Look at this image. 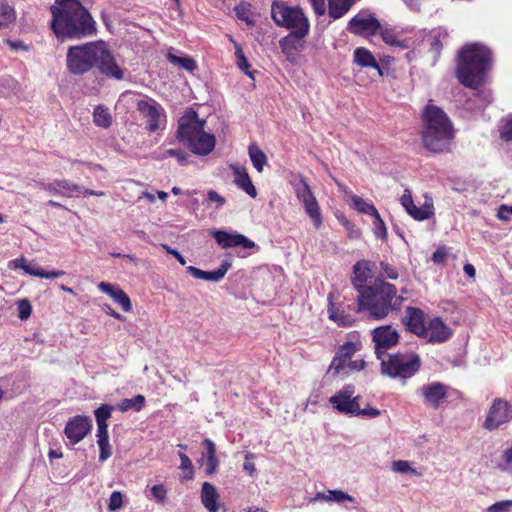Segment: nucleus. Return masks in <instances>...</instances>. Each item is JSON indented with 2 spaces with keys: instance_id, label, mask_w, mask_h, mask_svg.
<instances>
[{
  "instance_id": "obj_1",
  "label": "nucleus",
  "mask_w": 512,
  "mask_h": 512,
  "mask_svg": "<svg viewBox=\"0 0 512 512\" xmlns=\"http://www.w3.org/2000/svg\"><path fill=\"white\" fill-rule=\"evenodd\" d=\"M492 52L483 44L472 43L458 53L456 75L458 80L474 91L467 102L469 109H482L492 101L489 91L478 90L491 67Z\"/></svg>"
},
{
  "instance_id": "obj_2",
  "label": "nucleus",
  "mask_w": 512,
  "mask_h": 512,
  "mask_svg": "<svg viewBox=\"0 0 512 512\" xmlns=\"http://www.w3.org/2000/svg\"><path fill=\"white\" fill-rule=\"evenodd\" d=\"M51 29L61 42L96 34V22L79 0H55L50 7Z\"/></svg>"
},
{
  "instance_id": "obj_3",
  "label": "nucleus",
  "mask_w": 512,
  "mask_h": 512,
  "mask_svg": "<svg viewBox=\"0 0 512 512\" xmlns=\"http://www.w3.org/2000/svg\"><path fill=\"white\" fill-rule=\"evenodd\" d=\"M66 64L73 75H83L97 67L100 73L109 78L121 80L124 77L123 70L102 41L71 46L67 51Z\"/></svg>"
},
{
  "instance_id": "obj_4",
  "label": "nucleus",
  "mask_w": 512,
  "mask_h": 512,
  "mask_svg": "<svg viewBox=\"0 0 512 512\" xmlns=\"http://www.w3.org/2000/svg\"><path fill=\"white\" fill-rule=\"evenodd\" d=\"M404 297L397 295L395 285L381 278L375 280L358 294V311L366 312L368 318L382 320L401 309Z\"/></svg>"
},
{
  "instance_id": "obj_5",
  "label": "nucleus",
  "mask_w": 512,
  "mask_h": 512,
  "mask_svg": "<svg viewBox=\"0 0 512 512\" xmlns=\"http://www.w3.org/2000/svg\"><path fill=\"white\" fill-rule=\"evenodd\" d=\"M422 139L426 149L441 153L448 149L453 138L452 123L446 113L433 104H428L423 113Z\"/></svg>"
},
{
  "instance_id": "obj_6",
  "label": "nucleus",
  "mask_w": 512,
  "mask_h": 512,
  "mask_svg": "<svg viewBox=\"0 0 512 512\" xmlns=\"http://www.w3.org/2000/svg\"><path fill=\"white\" fill-rule=\"evenodd\" d=\"M204 120L189 109L178 121L177 139L186 145L196 155L206 156L215 147V136L204 131Z\"/></svg>"
},
{
  "instance_id": "obj_7",
  "label": "nucleus",
  "mask_w": 512,
  "mask_h": 512,
  "mask_svg": "<svg viewBox=\"0 0 512 512\" xmlns=\"http://www.w3.org/2000/svg\"><path fill=\"white\" fill-rule=\"evenodd\" d=\"M420 367V357L413 352L388 354L381 359V373L393 379L411 378Z\"/></svg>"
},
{
  "instance_id": "obj_8",
  "label": "nucleus",
  "mask_w": 512,
  "mask_h": 512,
  "mask_svg": "<svg viewBox=\"0 0 512 512\" xmlns=\"http://www.w3.org/2000/svg\"><path fill=\"white\" fill-rule=\"evenodd\" d=\"M271 17L280 27L291 31L309 30L310 24L303 10L298 7L288 6L285 2L274 1L271 5Z\"/></svg>"
},
{
  "instance_id": "obj_9",
  "label": "nucleus",
  "mask_w": 512,
  "mask_h": 512,
  "mask_svg": "<svg viewBox=\"0 0 512 512\" xmlns=\"http://www.w3.org/2000/svg\"><path fill=\"white\" fill-rule=\"evenodd\" d=\"M294 189L297 198L302 202L304 209L313 221L314 226L319 228L322 225L320 207L307 181L301 177L294 183Z\"/></svg>"
},
{
  "instance_id": "obj_10",
  "label": "nucleus",
  "mask_w": 512,
  "mask_h": 512,
  "mask_svg": "<svg viewBox=\"0 0 512 512\" xmlns=\"http://www.w3.org/2000/svg\"><path fill=\"white\" fill-rule=\"evenodd\" d=\"M381 29L379 20L371 13L361 11L348 23L347 30L355 35L369 37Z\"/></svg>"
},
{
  "instance_id": "obj_11",
  "label": "nucleus",
  "mask_w": 512,
  "mask_h": 512,
  "mask_svg": "<svg viewBox=\"0 0 512 512\" xmlns=\"http://www.w3.org/2000/svg\"><path fill=\"white\" fill-rule=\"evenodd\" d=\"M512 420V405L506 400L497 398L493 401L487 417L484 422V427L487 430H495L501 425L508 423Z\"/></svg>"
},
{
  "instance_id": "obj_12",
  "label": "nucleus",
  "mask_w": 512,
  "mask_h": 512,
  "mask_svg": "<svg viewBox=\"0 0 512 512\" xmlns=\"http://www.w3.org/2000/svg\"><path fill=\"white\" fill-rule=\"evenodd\" d=\"M354 385H345L340 391L330 397L329 402L340 413L354 416L358 409L360 395L354 396Z\"/></svg>"
},
{
  "instance_id": "obj_13",
  "label": "nucleus",
  "mask_w": 512,
  "mask_h": 512,
  "mask_svg": "<svg viewBox=\"0 0 512 512\" xmlns=\"http://www.w3.org/2000/svg\"><path fill=\"white\" fill-rule=\"evenodd\" d=\"M375 343V354L379 360L386 357V351L399 341V333L391 325L377 327L372 332Z\"/></svg>"
},
{
  "instance_id": "obj_14",
  "label": "nucleus",
  "mask_w": 512,
  "mask_h": 512,
  "mask_svg": "<svg viewBox=\"0 0 512 512\" xmlns=\"http://www.w3.org/2000/svg\"><path fill=\"white\" fill-rule=\"evenodd\" d=\"M137 110L146 119L147 129L150 132L157 131L161 127V122H165L164 108L153 99L139 100Z\"/></svg>"
},
{
  "instance_id": "obj_15",
  "label": "nucleus",
  "mask_w": 512,
  "mask_h": 512,
  "mask_svg": "<svg viewBox=\"0 0 512 512\" xmlns=\"http://www.w3.org/2000/svg\"><path fill=\"white\" fill-rule=\"evenodd\" d=\"M212 236L217 244L223 248H236L242 247L244 249H253L256 247L254 241L247 238L245 235L238 232H227L225 230H214Z\"/></svg>"
},
{
  "instance_id": "obj_16",
  "label": "nucleus",
  "mask_w": 512,
  "mask_h": 512,
  "mask_svg": "<svg viewBox=\"0 0 512 512\" xmlns=\"http://www.w3.org/2000/svg\"><path fill=\"white\" fill-rule=\"evenodd\" d=\"M91 427L92 421L89 417L77 415L67 422L64 433L69 443L75 445L86 437Z\"/></svg>"
},
{
  "instance_id": "obj_17",
  "label": "nucleus",
  "mask_w": 512,
  "mask_h": 512,
  "mask_svg": "<svg viewBox=\"0 0 512 512\" xmlns=\"http://www.w3.org/2000/svg\"><path fill=\"white\" fill-rule=\"evenodd\" d=\"M448 386L441 382H432L421 386L418 393L427 407L437 409L447 397Z\"/></svg>"
},
{
  "instance_id": "obj_18",
  "label": "nucleus",
  "mask_w": 512,
  "mask_h": 512,
  "mask_svg": "<svg viewBox=\"0 0 512 512\" xmlns=\"http://www.w3.org/2000/svg\"><path fill=\"white\" fill-rule=\"evenodd\" d=\"M359 344L351 341L345 342L338 349L335 357L333 358L328 373L339 375L342 371L346 370V362L358 351Z\"/></svg>"
},
{
  "instance_id": "obj_19",
  "label": "nucleus",
  "mask_w": 512,
  "mask_h": 512,
  "mask_svg": "<svg viewBox=\"0 0 512 512\" xmlns=\"http://www.w3.org/2000/svg\"><path fill=\"white\" fill-rule=\"evenodd\" d=\"M403 322L407 329L417 336L422 337L427 334L424 313L421 309L407 307Z\"/></svg>"
},
{
  "instance_id": "obj_20",
  "label": "nucleus",
  "mask_w": 512,
  "mask_h": 512,
  "mask_svg": "<svg viewBox=\"0 0 512 512\" xmlns=\"http://www.w3.org/2000/svg\"><path fill=\"white\" fill-rule=\"evenodd\" d=\"M427 334L422 337L427 338L431 343H442L451 336V329L439 317L433 318L426 326Z\"/></svg>"
},
{
  "instance_id": "obj_21",
  "label": "nucleus",
  "mask_w": 512,
  "mask_h": 512,
  "mask_svg": "<svg viewBox=\"0 0 512 512\" xmlns=\"http://www.w3.org/2000/svg\"><path fill=\"white\" fill-rule=\"evenodd\" d=\"M98 289L109 295L125 312L132 310V303L129 296L119 287L107 282H100Z\"/></svg>"
},
{
  "instance_id": "obj_22",
  "label": "nucleus",
  "mask_w": 512,
  "mask_h": 512,
  "mask_svg": "<svg viewBox=\"0 0 512 512\" xmlns=\"http://www.w3.org/2000/svg\"><path fill=\"white\" fill-rule=\"evenodd\" d=\"M371 263L369 261L361 260L353 266L352 284L358 294H362L366 285V281L371 277Z\"/></svg>"
},
{
  "instance_id": "obj_23",
  "label": "nucleus",
  "mask_w": 512,
  "mask_h": 512,
  "mask_svg": "<svg viewBox=\"0 0 512 512\" xmlns=\"http://www.w3.org/2000/svg\"><path fill=\"white\" fill-rule=\"evenodd\" d=\"M230 267L231 263L229 261H223L215 271H203L194 266H189L187 267V272L197 279L218 282L225 276Z\"/></svg>"
},
{
  "instance_id": "obj_24",
  "label": "nucleus",
  "mask_w": 512,
  "mask_h": 512,
  "mask_svg": "<svg viewBox=\"0 0 512 512\" xmlns=\"http://www.w3.org/2000/svg\"><path fill=\"white\" fill-rule=\"evenodd\" d=\"M56 185L59 186L61 190V196L71 198L78 194H83L84 196L93 195V196H103L105 193L103 191H94L90 189H86L76 183H73L66 179H57Z\"/></svg>"
},
{
  "instance_id": "obj_25",
  "label": "nucleus",
  "mask_w": 512,
  "mask_h": 512,
  "mask_svg": "<svg viewBox=\"0 0 512 512\" xmlns=\"http://www.w3.org/2000/svg\"><path fill=\"white\" fill-rule=\"evenodd\" d=\"M231 169L233 171L234 182L237 187L246 192L250 197L255 198L257 196V190L253 185L246 168L232 165Z\"/></svg>"
},
{
  "instance_id": "obj_26",
  "label": "nucleus",
  "mask_w": 512,
  "mask_h": 512,
  "mask_svg": "<svg viewBox=\"0 0 512 512\" xmlns=\"http://www.w3.org/2000/svg\"><path fill=\"white\" fill-rule=\"evenodd\" d=\"M309 33V30L299 29L291 31L287 36L283 37L279 41V46L281 51L290 55L297 51L301 40Z\"/></svg>"
},
{
  "instance_id": "obj_27",
  "label": "nucleus",
  "mask_w": 512,
  "mask_h": 512,
  "mask_svg": "<svg viewBox=\"0 0 512 512\" xmlns=\"http://www.w3.org/2000/svg\"><path fill=\"white\" fill-rule=\"evenodd\" d=\"M219 494L216 488L209 482H204L201 489V501L209 512H218L217 501Z\"/></svg>"
},
{
  "instance_id": "obj_28",
  "label": "nucleus",
  "mask_w": 512,
  "mask_h": 512,
  "mask_svg": "<svg viewBox=\"0 0 512 512\" xmlns=\"http://www.w3.org/2000/svg\"><path fill=\"white\" fill-rule=\"evenodd\" d=\"M354 62L361 67L374 68L379 72L380 75H382L380 65L372 53L366 48L358 47L354 50Z\"/></svg>"
},
{
  "instance_id": "obj_29",
  "label": "nucleus",
  "mask_w": 512,
  "mask_h": 512,
  "mask_svg": "<svg viewBox=\"0 0 512 512\" xmlns=\"http://www.w3.org/2000/svg\"><path fill=\"white\" fill-rule=\"evenodd\" d=\"M406 212L418 221L429 219L434 214L432 199L426 198L422 208L415 206L413 203Z\"/></svg>"
},
{
  "instance_id": "obj_30",
  "label": "nucleus",
  "mask_w": 512,
  "mask_h": 512,
  "mask_svg": "<svg viewBox=\"0 0 512 512\" xmlns=\"http://www.w3.org/2000/svg\"><path fill=\"white\" fill-rule=\"evenodd\" d=\"M144 404H145V397L141 394H138V395L134 396L133 398L122 399L118 403L117 409L121 412H127L129 410L139 412L143 409Z\"/></svg>"
},
{
  "instance_id": "obj_31",
  "label": "nucleus",
  "mask_w": 512,
  "mask_h": 512,
  "mask_svg": "<svg viewBox=\"0 0 512 512\" xmlns=\"http://www.w3.org/2000/svg\"><path fill=\"white\" fill-rule=\"evenodd\" d=\"M25 272L29 275L44 278V279H53L61 277L65 274L62 270H56L47 272L40 268L36 263L27 262Z\"/></svg>"
},
{
  "instance_id": "obj_32",
  "label": "nucleus",
  "mask_w": 512,
  "mask_h": 512,
  "mask_svg": "<svg viewBox=\"0 0 512 512\" xmlns=\"http://www.w3.org/2000/svg\"><path fill=\"white\" fill-rule=\"evenodd\" d=\"M93 121L98 127L109 128L112 124V116L108 108L103 105L96 106L93 112Z\"/></svg>"
},
{
  "instance_id": "obj_33",
  "label": "nucleus",
  "mask_w": 512,
  "mask_h": 512,
  "mask_svg": "<svg viewBox=\"0 0 512 512\" xmlns=\"http://www.w3.org/2000/svg\"><path fill=\"white\" fill-rule=\"evenodd\" d=\"M248 153L254 168L258 172H262L264 165L267 163L265 153L256 144L249 146Z\"/></svg>"
},
{
  "instance_id": "obj_34",
  "label": "nucleus",
  "mask_w": 512,
  "mask_h": 512,
  "mask_svg": "<svg viewBox=\"0 0 512 512\" xmlns=\"http://www.w3.org/2000/svg\"><path fill=\"white\" fill-rule=\"evenodd\" d=\"M349 198L354 209H356L358 212L368 214L370 216L377 215L378 211L371 202H368L355 194L350 195Z\"/></svg>"
},
{
  "instance_id": "obj_35",
  "label": "nucleus",
  "mask_w": 512,
  "mask_h": 512,
  "mask_svg": "<svg viewBox=\"0 0 512 512\" xmlns=\"http://www.w3.org/2000/svg\"><path fill=\"white\" fill-rule=\"evenodd\" d=\"M331 295H329V307H328V313L329 318L333 321H335L340 326H350L353 322V319L351 316L345 314L343 311H340L339 309H336L331 302Z\"/></svg>"
},
{
  "instance_id": "obj_36",
  "label": "nucleus",
  "mask_w": 512,
  "mask_h": 512,
  "mask_svg": "<svg viewBox=\"0 0 512 512\" xmlns=\"http://www.w3.org/2000/svg\"><path fill=\"white\" fill-rule=\"evenodd\" d=\"M235 47V56L237 59V66L238 68L243 71L246 75H248L250 78H254V71L250 70V63L248 62V59L246 58L242 47L237 42H234Z\"/></svg>"
},
{
  "instance_id": "obj_37",
  "label": "nucleus",
  "mask_w": 512,
  "mask_h": 512,
  "mask_svg": "<svg viewBox=\"0 0 512 512\" xmlns=\"http://www.w3.org/2000/svg\"><path fill=\"white\" fill-rule=\"evenodd\" d=\"M14 21V9L9 4L0 2V30L9 27Z\"/></svg>"
},
{
  "instance_id": "obj_38",
  "label": "nucleus",
  "mask_w": 512,
  "mask_h": 512,
  "mask_svg": "<svg viewBox=\"0 0 512 512\" xmlns=\"http://www.w3.org/2000/svg\"><path fill=\"white\" fill-rule=\"evenodd\" d=\"M167 59L170 63L177 65L189 72H193L197 68L195 60L191 57H179L172 53H168Z\"/></svg>"
},
{
  "instance_id": "obj_39",
  "label": "nucleus",
  "mask_w": 512,
  "mask_h": 512,
  "mask_svg": "<svg viewBox=\"0 0 512 512\" xmlns=\"http://www.w3.org/2000/svg\"><path fill=\"white\" fill-rule=\"evenodd\" d=\"M380 267V275L378 278H381L384 280V278L390 279V280H397L399 277V273L396 267L389 264L386 261H381L379 264Z\"/></svg>"
},
{
  "instance_id": "obj_40",
  "label": "nucleus",
  "mask_w": 512,
  "mask_h": 512,
  "mask_svg": "<svg viewBox=\"0 0 512 512\" xmlns=\"http://www.w3.org/2000/svg\"><path fill=\"white\" fill-rule=\"evenodd\" d=\"M380 34H381L383 41L390 46L401 47V48L408 47L406 44H404V42L397 39L395 33L391 29H388V28L381 29Z\"/></svg>"
},
{
  "instance_id": "obj_41",
  "label": "nucleus",
  "mask_w": 512,
  "mask_h": 512,
  "mask_svg": "<svg viewBox=\"0 0 512 512\" xmlns=\"http://www.w3.org/2000/svg\"><path fill=\"white\" fill-rule=\"evenodd\" d=\"M374 218L372 228L373 232L376 237L381 239H386L387 237V230L384 221L381 219L379 213L377 212V215L372 216Z\"/></svg>"
},
{
  "instance_id": "obj_42",
  "label": "nucleus",
  "mask_w": 512,
  "mask_h": 512,
  "mask_svg": "<svg viewBox=\"0 0 512 512\" xmlns=\"http://www.w3.org/2000/svg\"><path fill=\"white\" fill-rule=\"evenodd\" d=\"M151 497L159 504H163L167 499V489L163 484L154 485L150 488Z\"/></svg>"
},
{
  "instance_id": "obj_43",
  "label": "nucleus",
  "mask_w": 512,
  "mask_h": 512,
  "mask_svg": "<svg viewBox=\"0 0 512 512\" xmlns=\"http://www.w3.org/2000/svg\"><path fill=\"white\" fill-rule=\"evenodd\" d=\"M113 407L108 404H102L95 410V417L97 423H107V420L111 417Z\"/></svg>"
},
{
  "instance_id": "obj_44",
  "label": "nucleus",
  "mask_w": 512,
  "mask_h": 512,
  "mask_svg": "<svg viewBox=\"0 0 512 512\" xmlns=\"http://www.w3.org/2000/svg\"><path fill=\"white\" fill-rule=\"evenodd\" d=\"M123 505V495L120 491H113L110 495L108 509L110 512H118Z\"/></svg>"
},
{
  "instance_id": "obj_45",
  "label": "nucleus",
  "mask_w": 512,
  "mask_h": 512,
  "mask_svg": "<svg viewBox=\"0 0 512 512\" xmlns=\"http://www.w3.org/2000/svg\"><path fill=\"white\" fill-rule=\"evenodd\" d=\"M500 137L504 141H512V116L502 120L500 127Z\"/></svg>"
},
{
  "instance_id": "obj_46",
  "label": "nucleus",
  "mask_w": 512,
  "mask_h": 512,
  "mask_svg": "<svg viewBox=\"0 0 512 512\" xmlns=\"http://www.w3.org/2000/svg\"><path fill=\"white\" fill-rule=\"evenodd\" d=\"M329 501L336 503L355 502V498L342 490H329Z\"/></svg>"
},
{
  "instance_id": "obj_47",
  "label": "nucleus",
  "mask_w": 512,
  "mask_h": 512,
  "mask_svg": "<svg viewBox=\"0 0 512 512\" xmlns=\"http://www.w3.org/2000/svg\"><path fill=\"white\" fill-rule=\"evenodd\" d=\"M512 500H502L490 505L486 512H511Z\"/></svg>"
},
{
  "instance_id": "obj_48",
  "label": "nucleus",
  "mask_w": 512,
  "mask_h": 512,
  "mask_svg": "<svg viewBox=\"0 0 512 512\" xmlns=\"http://www.w3.org/2000/svg\"><path fill=\"white\" fill-rule=\"evenodd\" d=\"M18 317L21 320H26L30 317L32 312V306L27 299H22L18 301Z\"/></svg>"
},
{
  "instance_id": "obj_49",
  "label": "nucleus",
  "mask_w": 512,
  "mask_h": 512,
  "mask_svg": "<svg viewBox=\"0 0 512 512\" xmlns=\"http://www.w3.org/2000/svg\"><path fill=\"white\" fill-rule=\"evenodd\" d=\"M392 469L394 472H397V473L418 474L417 471L410 466L409 462L404 461V460L394 461L393 465H392Z\"/></svg>"
},
{
  "instance_id": "obj_50",
  "label": "nucleus",
  "mask_w": 512,
  "mask_h": 512,
  "mask_svg": "<svg viewBox=\"0 0 512 512\" xmlns=\"http://www.w3.org/2000/svg\"><path fill=\"white\" fill-rule=\"evenodd\" d=\"M179 457L181 460L180 469L187 471L186 478H193V464L190 458L185 453H179Z\"/></svg>"
},
{
  "instance_id": "obj_51",
  "label": "nucleus",
  "mask_w": 512,
  "mask_h": 512,
  "mask_svg": "<svg viewBox=\"0 0 512 512\" xmlns=\"http://www.w3.org/2000/svg\"><path fill=\"white\" fill-rule=\"evenodd\" d=\"M502 458L504 462L499 465V468L502 471L512 473V447L504 451Z\"/></svg>"
},
{
  "instance_id": "obj_52",
  "label": "nucleus",
  "mask_w": 512,
  "mask_h": 512,
  "mask_svg": "<svg viewBox=\"0 0 512 512\" xmlns=\"http://www.w3.org/2000/svg\"><path fill=\"white\" fill-rule=\"evenodd\" d=\"M207 202L216 203V207L220 208L225 204L226 200L218 192L211 189L207 192Z\"/></svg>"
},
{
  "instance_id": "obj_53",
  "label": "nucleus",
  "mask_w": 512,
  "mask_h": 512,
  "mask_svg": "<svg viewBox=\"0 0 512 512\" xmlns=\"http://www.w3.org/2000/svg\"><path fill=\"white\" fill-rule=\"evenodd\" d=\"M381 414L380 410L373 408V407H365L360 408V405H358V409L355 412L354 416H368L370 418H375Z\"/></svg>"
},
{
  "instance_id": "obj_54",
  "label": "nucleus",
  "mask_w": 512,
  "mask_h": 512,
  "mask_svg": "<svg viewBox=\"0 0 512 512\" xmlns=\"http://www.w3.org/2000/svg\"><path fill=\"white\" fill-rule=\"evenodd\" d=\"M38 185L44 191H47L54 195L61 196V190H60L59 186L56 185V180H54L53 182H50V183L39 182Z\"/></svg>"
},
{
  "instance_id": "obj_55",
  "label": "nucleus",
  "mask_w": 512,
  "mask_h": 512,
  "mask_svg": "<svg viewBox=\"0 0 512 512\" xmlns=\"http://www.w3.org/2000/svg\"><path fill=\"white\" fill-rule=\"evenodd\" d=\"M219 466V460L217 457L206 459L205 462V473L208 476L213 475Z\"/></svg>"
},
{
  "instance_id": "obj_56",
  "label": "nucleus",
  "mask_w": 512,
  "mask_h": 512,
  "mask_svg": "<svg viewBox=\"0 0 512 512\" xmlns=\"http://www.w3.org/2000/svg\"><path fill=\"white\" fill-rule=\"evenodd\" d=\"M203 445L206 449V453L203 456H206V459L214 458L216 456V446L214 442L208 438L204 439Z\"/></svg>"
},
{
  "instance_id": "obj_57",
  "label": "nucleus",
  "mask_w": 512,
  "mask_h": 512,
  "mask_svg": "<svg viewBox=\"0 0 512 512\" xmlns=\"http://www.w3.org/2000/svg\"><path fill=\"white\" fill-rule=\"evenodd\" d=\"M166 154L168 156H171V157H174V158H177L178 162L181 164V165H185L187 163V156L186 154L180 150V149H168L166 150Z\"/></svg>"
},
{
  "instance_id": "obj_58",
  "label": "nucleus",
  "mask_w": 512,
  "mask_h": 512,
  "mask_svg": "<svg viewBox=\"0 0 512 512\" xmlns=\"http://www.w3.org/2000/svg\"><path fill=\"white\" fill-rule=\"evenodd\" d=\"M309 1H310L311 5L313 7V10L317 16H322L325 14V12H326L325 0H309Z\"/></svg>"
},
{
  "instance_id": "obj_59",
  "label": "nucleus",
  "mask_w": 512,
  "mask_h": 512,
  "mask_svg": "<svg viewBox=\"0 0 512 512\" xmlns=\"http://www.w3.org/2000/svg\"><path fill=\"white\" fill-rule=\"evenodd\" d=\"M365 367V361L364 360H348L346 362V369H349V370H356V371H360L362 370L363 368ZM344 374H347V370H344L343 371Z\"/></svg>"
},
{
  "instance_id": "obj_60",
  "label": "nucleus",
  "mask_w": 512,
  "mask_h": 512,
  "mask_svg": "<svg viewBox=\"0 0 512 512\" xmlns=\"http://www.w3.org/2000/svg\"><path fill=\"white\" fill-rule=\"evenodd\" d=\"M253 458H254V456L251 454L246 455V458H245V461L243 464L244 471H246L249 475H253V473L256 471L255 464L252 461Z\"/></svg>"
},
{
  "instance_id": "obj_61",
  "label": "nucleus",
  "mask_w": 512,
  "mask_h": 512,
  "mask_svg": "<svg viewBox=\"0 0 512 512\" xmlns=\"http://www.w3.org/2000/svg\"><path fill=\"white\" fill-rule=\"evenodd\" d=\"M401 205L407 210L409 207L412 206L413 199L410 190L405 189L403 195L400 198Z\"/></svg>"
},
{
  "instance_id": "obj_62",
  "label": "nucleus",
  "mask_w": 512,
  "mask_h": 512,
  "mask_svg": "<svg viewBox=\"0 0 512 512\" xmlns=\"http://www.w3.org/2000/svg\"><path fill=\"white\" fill-rule=\"evenodd\" d=\"M162 247L167 251V253L173 255L181 265L184 266L186 264L185 258L179 253L178 250L171 248L166 244H163Z\"/></svg>"
},
{
  "instance_id": "obj_63",
  "label": "nucleus",
  "mask_w": 512,
  "mask_h": 512,
  "mask_svg": "<svg viewBox=\"0 0 512 512\" xmlns=\"http://www.w3.org/2000/svg\"><path fill=\"white\" fill-rule=\"evenodd\" d=\"M430 48H431V50L435 51L437 54L440 53V51L442 49L440 35H433L430 38Z\"/></svg>"
},
{
  "instance_id": "obj_64",
  "label": "nucleus",
  "mask_w": 512,
  "mask_h": 512,
  "mask_svg": "<svg viewBox=\"0 0 512 512\" xmlns=\"http://www.w3.org/2000/svg\"><path fill=\"white\" fill-rule=\"evenodd\" d=\"M510 214H512V207H508L506 205H502L499 208L498 218L501 219V220H508Z\"/></svg>"
}]
</instances>
